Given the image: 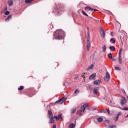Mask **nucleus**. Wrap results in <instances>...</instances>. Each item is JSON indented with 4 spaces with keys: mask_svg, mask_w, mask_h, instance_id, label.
Returning a JSON list of instances; mask_svg holds the SVG:
<instances>
[{
    "mask_svg": "<svg viewBox=\"0 0 128 128\" xmlns=\"http://www.w3.org/2000/svg\"><path fill=\"white\" fill-rule=\"evenodd\" d=\"M76 127V124L74 123H71L69 124V128H74Z\"/></svg>",
    "mask_w": 128,
    "mask_h": 128,
    "instance_id": "obj_16",
    "label": "nucleus"
},
{
    "mask_svg": "<svg viewBox=\"0 0 128 128\" xmlns=\"http://www.w3.org/2000/svg\"><path fill=\"white\" fill-rule=\"evenodd\" d=\"M122 48H120L119 50L118 54L119 56H122Z\"/></svg>",
    "mask_w": 128,
    "mask_h": 128,
    "instance_id": "obj_24",
    "label": "nucleus"
},
{
    "mask_svg": "<svg viewBox=\"0 0 128 128\" xmlns=\"http://www.w3.org/2000/svg\"><path fill=\"white\" fill-rule=\"evenodd\" d=\"M106 46L104 45L102 47V52H106Z\"/></svg>",
    "mask_w": 128,
    "mask_h": 128,
    "instance_id": "obj_21",
    "label": "nucleus"
},
{
    "mask_svg": "<svg viewBox=\"0 0 128 128\" xmlns=\"http://www.w3.org/2000/svg\"><path fill=\"white\" fill-rule=\"evenodd\" d=\"M64 36H66L64 32L62 30H56L54 32V38L55 40H62V38H64Z\"/></svg>",
    "mask_w": 128,
    "mask_h": 128,
    "instance_id": "obj_1",
    "label": "nucleus"
},
{
    "mask_svg": "<svg viewBox=\"0 0 128 128\" xmlns=\"http://www.w3.org/2000/svg\"><path fill=\"white\" fill-rule=\"evenodd\" d=\"M128 115L126 116V118H128Z\"/></svg>",
    "mask_w": 128,
    "mask_h": 128,
    "instance_id": "obj_48",
    "label": "nucleus"
},
{
    "mask_svg": "<svg viewBox=\"0 0 128 128\" xmlns=\"http://www.w3.org/2000/svg\"><path fill=\"white\" fill-rule=\"evenodd\" d=\"M34 0H25V2L26 4H30V2H32Z\"/></svg>",
    "mask_w": 128,
    "mask_h": 128,
    "instance_id": "obj_23",
    "label": "nucleus"
},
{
    "mask_svg": "<svg viewBox=\"0 0 128 128\" xmlns=\"http://www.w3.org/2000/svg\"><path fill=\"white\" fill-rule=\"evenodd\" d=\"M120 114H122V112H118L117 116H118V117L120 116Z\"/></svg>",
    "mask_w": 128,
    "mask_h": 128,
    "instance_id": "obj_40",
    "label": "nucleus"
},
{
    "mask_svg": "<svg viewBox=\"0 0 128 128\" xmlns=\"http://www.w3.org/2000/svg\"><path fill=\"white\" fill-rule=\"evenodd\" d=\"M109 128H116V126H109Z\"/></svg>",
    "mask_w": 128,
    "mask_h": 128,
    "instance_id": "obj_35",
    "label": "nucleus"
},
{
    "mask_svg": "<svg viewBox=\"0 0 128 128\" xmlns=\"http://www.w3.org/2000/svg\"><path fill=\"white\" fill-rule=\"evenodd\" d=\"M118 62L120 64H122V56H119Z\"/></svg>",
    "mask_w": 128,
    "mask_h": 128,
    "instance_id": "obj_18",
    "label": "nucleus"
},
{
    "mask_svg": "<svg viewBox=\"0 0 128 128\" xmlns=\"http://www.w3.org/2000/svg\"><path fill=\"white\" fill-rule=\"evenodd\" d=\"M54 118H56V120H62V115L58 114V116H54Z\"/></svg>",
    "mask_w": 128,
    "mask_h": 128,
    "instance_id": "obj_6",
    "label": "nucleus"
},
{
    "mask_svg": "<svg viewBox=\"0 0 128 128\" xmlns=\"http://www.w3.org/2000/svg\"><path fill=\"white\" fill-rule=\"evenodd\" d=\"M109 48L111 52H114L116 50V47L114 46H110L109 47Z\"/></svg>",
    "mask_w": 128,
    "mask_h": 128,
    "instance_id": "obj_13",
    "label": "nucleus"
},
{
    "mask_svg": "<svg viewBox=\"0 0 128 128\" xmlns=\"http://www.w3.org/2000/svg\"><path fill=\"white\" fill-rule=\"evenodd\" d=\"M78 92H80V90L76 89L74 91V94H78Z\"/></svg>",
    "mask_w": 128,
    "mask_h": 128,
    "instance_id": "obj_33",
    "label": "nucleus"
},
{
    "mask_svg": "<svg viewBox=\"0 0 128 128\" xmlns=\"http://www.w3.org/2000/svg\"><path fill=\"white\" fill-rule=\"evenodd\" d=\"M86 42H87V45H86L87 50H88V51H89L90 50V40L88 39L87 40Z\"/></svg>",
    "mask_w": 128,
    "mask_h": 128,
    "instance_id": "obj_11",
    "label": "nucleus"
},
{
    "mask_svg": "<svg viewBox=\"0 0 128 128\" xmlns=\"http://www.w3.org/2000/svg\"><path fill=\"white\" fill-rule=\"evenodd\" d=\"M96 74H93L92 75H90L89 77L90 80L92 79V78H96Z\"/></svg>",
    "mask_w": 128,
    "mask_h": 128,
    "instance_id": "obj_17",
    "label": "nucleus"
},
{
    "mask_svg": "<svg viewBox=\"0 0 128 128\" xmlns=\"http://www.w3.org/2000/svg\"><path fill=\"white\" fill-rule=\"evenodd\" d=\"M112 14V12H108V14Z\"/></svg>",
    "mask_w": 128,
    "mask_h": 128,
    "instance_id": "obj_46",
    "label": "nucleus"
},
{
    "mask_svg": "<svg viewBox=\"0 0 128 128\" xmlns=\"http://www.w3.org/2000/svg\"><path fill=\"white\" fill-rule=\"evenodd\" d=\"M108 58H111L112 57V53H110V54H108Z\"/></svg>",
    "mask_w": 128,
    "mask_h": 128,
    "instance_id": "obj_27",
    "label": "nucleus"
},
{
    "mask_svg": "<svg viewBox=\"0 0 128 128\" xmlns=\"http://www.w3.org/2000/svg\"><path fill=\"white\" fill-rule=\"evenodd\" d=\"M94 122L95 124H98V120L94 119Z\"/></svg>",
    "mask_w": 128,
    "mask_h": 128,
    "instance_id": "obj_36",
    "label": "nucleus"
},
{
    "mask_svg": "<svg viewBox=\"0 0 128 128\" xmlns=\"http://www.w3.org/2000/svg\"><path fill=\"white\" fill-rule=\"evenodd\" d=\"M104 112V114H106V110L104 109H102L100 110V112Z\"/></svg>",
    "mask_w": 128,
    "mask_h": 128,
    "instance_id": "obj_37",
    "label": "nucleus"
},
{
    "mask_svg": "<svg viewBox=\"0 0 128 128\" xmlns=\"http://www.w3.org/2000/svg\"><path fill=\"white\" fill-rule=\"evenodd\" d=\"M111 34H112V36H114L112 35V32Z\"/></svg>",
    "mask_w": 128,
    "mask_h": 128,
    "instance_id": "obj_45",
    "label": "nucleus"
},
{
    "mask_svg": "<svg viewBox=\"0 0 128 128\" xmlns=\"http://www.w3.org/2000/svg\"><path fill=\"white\" fill-rule=\"evenodd\" d=\"M78 76H77L75 77V78H74V80H76V79H78Z\"/></svg>",
    "mask_w": 128,
    "mask_h": 128,
    "instance_id": "obj_42",
    "label": "nucleus"
},
{
    "mask_svg": "<svg viewBox=\"0 0 128 128\" xmlns=\"http://www.w3.org/2000/svg\"><path fill=\"white\" fill-rule=\"evenodd\" d=\"M106 110L107 112H108V114H110V109L108 108V109Z\"/></svg>",
    "mask_w": 128,
    "mask_h": 128,
    "instance_id": "obj_41",
    "label": "nucleus"
},
{
    "mask_svg": "<svg viewBox=\"0 0 128 128\" xmlns=\"http://www.w3.org/2000/svg\"><path fill=\"white\" fill-rule=\"evenodd\" d=\"M66 100V98L63 97L60 100H58L56 102V104H64V102Z\"/></svg>",
    "mask_w": 128,
    "mask_h": 128,
    "instance_id": "obj_2",
    "label": "nucleus"
},
{
    "mask_svg": "<svg viewBox=\"0 0 128 128\" xmlns=\"http://www.w3.org/2000/svg\"><path fill=\"white\" fill-rule=\"evenodd\" d=\"M93 92L94 94H98V88H94L93 90Z\"/></svg>",
    "mask_w": 128,
    "mask_h": 128,
    "instance_id": "obj_8",
    "label": "nucleus"
},
{
    "mask_svg": "<svg viewBox=\"0 0 128 128\" xmlns=\"http://www.w3.org/2000/svg\"><path fill=\"white\" fill-rule=\"evenodd\" d=\"M18 90H24V86H20L19 88H18Z\"/></svg>",
    "mask_w": 128,
    "mask_h": 128,
    "instance_id": "obj_26",
    "label": "nucleus"
},
{
    "mask_svg": "<svg viewBox=\"0 0 128 128\" xmlns=\"http://www.w3.org/2000/svg\"><path fill=\"white\" fill-rule=\"evenodd\" d=\"M119 108H120V110H128V108H125L123 109L120 108V107H119Z\"/></svg>",
    "mask_w": 128,
    "mask_h": 128,
    "instance_id": "obj_31",
    "label": "nucleus"
},
{
    "mask_svg": "<svg viewBox=\"0 0 128 128\" xmlns=\"http://www.w3.org/2000/svg\"><path fill=\"white\" fill-rule=\"evenodd\" d=\"M8 10V8L7 7H6L5 8H4V10Z\"/></svg>",
    "mask_w": 128,
    "mask_h": 128,
    "instance_id": "obj_44",
    "label": "nucleus"
},
{
    "mask_svg": "<svg viewBox=\"0 0 128 128\" xmlns=\"http://www.w3.org/2000/svg\"><path fill=\"white\" fill-rule=\"evenodd\" d=\"M54 117H51V118H50L49 123L54 124Z\"/></svg>",
    "mask_w": 128,
    "mask_h": 128,
    "instance_id": "obj_14",
    "label": "nucleus"
},
{
    "mask_svg": "<svg viewBox=\"0 0 128 128\" xmlns=\"http://www.w3.org/2000/svg\"><path fill=\"white\" fill-rule=\"evenodd\" d=\"M100 32H102V30H104V29L102 28V26L100 27Z\"/></svg>",
    "mask_w": 128,
    "mask_h": 128,
    "instance_id": "obj_39",
    "label": "nucleus"
},
{
    "mask_svg": "<svg viewBox=\"0 0 128 128\" xmlns=\"http://www.w3.org/2000/svg\"><path fill=\"white\" fill-rule=\"evenodd\" d=\"M52 128H56V126L54 125Z\"/></svg>",
    "mask_w": 128,
    "mask_h": 128,
    "instance_id": "obj_43",
    "label": "nucleus"
},
{
    "mask_svg": "<svg viewBox=\"0 0 128 128\" xmlns=\"http://www.w3.org/2000/svg\"><path fill=\"white\" fill-rule=\"evenodd\" d=\"M112 42V44H116V40H114V38H112L110 40V42Z\"/></svg>",
    "mask_w": 128,
    "mask_h": 128,
    "instance_id": "obj_22",
    "label": "nucleus"
},
{
    "mask_svg": "<svg viewBox=\"0 0 128 128\" xmlns=\"http://www.w3.org/2000/svg\"><path fill=\"white\" fill-rule=\"evenodd\" d=\"M98 122H102V120H104V118H102L100 117V118H98Z\"/></svg>",
    "mask_w": 128,
    "mask_h": 128,
    "instance_id": "obj_20",
    "label": "nucleus"
},
{
    "mask_svg": "<svg viewBox=\"0 0 128 128\" xmlns=\"http://www.w3.org/2000/svg\"><path fill=\"white\" fill-rule=\"evenodd\" d=\"M100 34L102 36V38H106V32H104V30L101 31V32H100Z\"/></svg>",
    "mask_w": 128,
    "mask_h": 128,
    "instance_id": "obj_10",
    "label": "nucleus"
},
{
    "mask_svg": "<svg viewBox=\"0 0 128 128\" xmlns=\"http://www.w3.org/2000/svg\"><path fill=\"white\" fill-rule=\"evenodd\" d=\"M8 6H12V4H14V1H12V0H8Z\"/></svg>",
    "mask_w": 128,
    "mask_h": 128,
    "instance_id": "obj_15",
    "label": "nucleus"
},
{
    "mask_svg": "<svg viewBox=\"0 0 128 128\" xmlns=\"http://www.w3.org/2000/svg\"><path fill=\"white\" fill-rule=\"evenodd\" d=\"M118 120V116H117L116 118H114V122H116V120Z\"/></svg>",
    "mask_w": 128,
    "mask_h": 128,
    "instance_id": "obj_34",
    "label": "nucleus"
},
{
    "mask_svg": "<svg viewBox=\"0 0 128 128\" xmlns=\"http://www.w3.org/2000/svg\"><path fill=\"white\" fill-rule=\"evenodd\" d=\"M114 68L116 70H120V67L116 66Z\"/></svg>",
    "mask_w": 128,
    "mask_h": 128,
    "instance_id": "obj_30",
    "label": "nucleus"
},
{
    "mask_svg": "<svg viewBox=\"0 0 128 128\" xmlns=\"http://www.w3.org/2000/svg\"><path fill=\"white\" fill-rule=\"evenodd\" d=\"M111 60H114V62H116V59L114 58V57H112Z\"/></svg>",
    "mask_w": 128,
    "mask_h": 128,
    "instance_id": "obj_38",
    "label": "nucleus"
},
{
    "mask_svg": "<svg viewBox=\"0 0 128 128\" xmlns=\"http://www.w3.org/2000/svg\"><path fill=\"white\" fill-rule=\"evenodd\" d=\"M12 20V15H10L7 17L6 22H8V20Z\"/></svg>",
    "mask_w": 128,
    "mask_h": 128,
    "instance_id": "obj_19",
    "label": "nucleus"
},
{
    "mask_svg": "<svg viewBox=\"0 0 128 128\" xmlns=\"http://www.w3.org/2000/svg\"><path fill=\"white\" fill-rule=\"evenodd\" d=\"M126 102H127L126 98L124 97H122L120 102V106H123L124 104H126Z\"/></svg>",
    "mask_w": 128,
    "mask_h": 128,
    "instance_id": "obj_4",
    "label": "nucleus"
},
{
    "mask_svg": "<svg viewBox=\"0 0 128 128\" xmlns=\"http://www.w3.org/2000/svg\"><path fill=\"white\" fill-rule=\"evenodd\" d=\"M76 108H72V109L71 110V112H72V114H74V112H76Z\"/></svg>",
    "mask_w": 128,
    "mask_h": 128,
    "instance_id": "obj_25",
    "label": "nucleus"
},
{
    "mask_svg": "<svg viewBox=\"0 0 128 128\" xmlns=\"http://www.w3.org/2000/svg\"><path fill=\"white\" fill-rule=\"evenodd\" d=\"M94 68V65L92 64L91 66H90L87 70H92V68Z\"/></svg>",
    "mask_w": 128,
    "mask_h": 128,
    "instance_id": "obj_28",
    "label": "nucleus"
},
{
    "mask_svg": "<svg viewBox=\"0 0 128 128\" xmlns=\"http://www.w3.org/2000/svg\"><path fill=\"white\" fill-rule=\"evenodd\" d=\"M88 36L90 38V34H88Z\"/></svg>",
    "mask_w": 128,
    "mask_h": 128,
    "instance_id": "obj_47",
    "label": "nucleus"
},
{
    "mask_svg": "<svg viewBox=\"0 0 128 128\" xmlns=\"http://www.w3.org/2000/svg\"><path fill=\"white\" fill-rule=\"evenodd\" d=\"M110 102H112V101H110Z\"/></svg>",
    "mask_w": 128,
    "mask_h": 128,
    "instance_id": "obj_49",
    "label": "nucleus"
},
{
    "mask_svg": "<svg viewBox=\"0 0 128 128\" xmlns=\"http://www.w3.org/2000/svg\"><path fill=\"white\" fill-rule=\"evenodd\" d=\"M100 82H102L100 81V80H97L94 81V84H96V86L100 84Z\"/></svg>",
    "mask_w": 128,
    "mask_h": 128,
    "instance_id": "obj_7",
    "label": "nucleus"
},
{
    "mask_svg": "<svg viewBox=\"0 0 128 128\" xmlns=\"http://www.w3.org/2000/svg\"><path fill=\"white\" fill-rule=\"evenodd\" d=\"M85 10H91V12H96V10L94 9H92V8L88 6L86 7Z\"/></svg>",
    "mask_w": 128,
    "mask_h": 128,
    "instance_id": "obj_9",
    "label": "nucleus"
},
{
    "mask_svg": "<svg viewBox=\"0 0 128 128\" xmlns=\"http://www.w3.org/2000/svg\"><path fill=\"white\" fill-rule=\"evenodd\" d=\"M110 78V73H108V72H106V76L104 78V80H105V82H108Z\"/></svg>",
    "mask_w": 128,
    "mask_h": 128,
    "instance_id": "obj_3",
    "label": "nucleus"
},
{
    "mask_svg": "<svg viewBox=\"0 0 128 128\" xmlns=\"http://www.w3.org/2000/svg\"><path fill=\"white\" fill-rule=\"evenodd\" d=\"M48 118H54L52 116V112H50V110H48Z\"/></svg>",
    "mask_w": 128,
    "mask_h": 128,
    "instance_id": "obj_12",
    "label": "nucleus"
},
{
    "mask_svg": "<svg viewBox=\"0 0 128 128\" xmlns=\"http://www.w3.org/2000/svg\"><path fill=\"white\" fill-rule=\"evenodd\" d=\"M4 14L6 16H8V14H10V12L6 11Z\"/></svg>",
    "mask_w": 128,
    "mask_h": 128,
    "instance_id": "obj_32",
    "label": "nucleus"
},
{
    "mask_svg": "<svg viewBox=\"0 0 128 128\" xmlns=\"http://www.w3.org/2000/svg\"><path fill=\"white\" fill-rule=\"evenodd\" d=\"M86 108H88V104H84L80 108V112H84Z\"/></svg>",
    "mask_w": 128,
    "mask_h": 128,
    "instance_id": "obj_5",
    "label": "nucleus"
},
{
    "mask_svg": "<svg viewBox=\"0 0 128 128\" xmlns=\"http://www.w3.org/2000/svg\"><path fill=\"white\" fill-rule=\"evenodd\" d=\"M82 13L83 14H84V16H88V14H86V13L84 11L82 10Z\"/></svg>",
    "mask_w": 128,
    "mask_h": 128,
    "instance_id": "obj_29",
    "label": "nucleus"
}]
</instances>
